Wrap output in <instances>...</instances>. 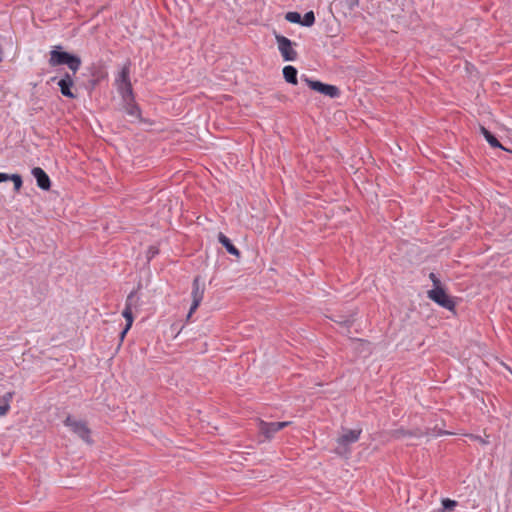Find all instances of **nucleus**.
Wrapping results in <instances>:
<instances>
[{"mask_svg":"<svg viewBox=\"0 0 512 512\" xmlns=\"http://www.w3.org/2000/svg\"><path fill=\"white\" fill-rule=\"evenodd\" d=\"M361 434V428H342L341 434L336 439L334 453L341 457H349L352 452V445L360 439Z\"/></svg>","mask_w":512,"mask_h":512,"instance_id":"f257e3e1","label":"nucleus"},{"mask_svg":"<svg viewBox=\"0 0 512 512\" xmlns=\"http://www.w3.org/2000/svg\"><path fill=\"white\" fill-rule=\"evenodd\" d=\"M61 47L58 46L50 51L49 64L52 67L59 65H67V67L75 75L81 67V59L77 55L60 51Z\"/></svg>","mask_w":512,"mask_h":512,"instance_id":"f03ea898","label":"nucleus"},{"mask_svg":"<svg viewBox=\"0 0 512 512\" xmlns=\"http://www.w3.org/2000/svg\"><path fill=\"white\" fill-rule=\"evenodd\" d=\"M64 425L70 429V431L82 439L87 444H92L91 430L87 423L83 420H76L71 415H68L64 420Z\"/></svg>","mask_w":512,"mask_h":512,"instance_id":"7ed1b4c3","label":"nucleus"},{"mask_svg":"<svg viewBox=\"0 0 512 512\" xmlns=\"http://www.w3.org/2000/svg\"><path fill=\"white\" fill-rule=\"evenodd\" d=\"M301 81L305 82L309 88L314 91H317L323 95L329 96L331 98H337L340 96V90L335 85L325 84L318 80H312L306 75H301Z\"/></svg>","mask_w":512,"mask_h":512,"instance_id":"20e7f679","label":"nucleus"},{"mask_svg":"<svg viewBox=\"0 0 512 512\" xmlns=\"http://www.w3.org/2000/svg\"><path fill=\"white\" fill-rule=\"evenodd\" d=\"M204 292H205V284L201 282L200 276H196L193 279V283H192V292H191L192 304H191L190 310L187 315L188 319L197 310L200 303L202 302L203 297H204Z\"/></svg>","mask_w":512,"mask_h":512,"instance_id":"39448f33","label":"nucleus"},{"mask_svg":"<svg viewBox=\"0 0 512 512\" xmlns=\"http://www.w3.org/2000/svg\"><path fill=\"white\" fill-rule=\"evenodd\" d=\"M116 84L121 97H130L133 93L131 81H130V69L129 65H125L116 77Z\"/></svg>","mask_w":512,"mask_h":512,"instance_id":"423d86ee","label":"nucleus"},{"mask_svg":"<svg viewBox=\"0 0 512 512\" xmlns=\"http://www.w3.org/2000/svg\"><path fill=\"white\" fill-rule=\"evenodd\" d=\"M428 298L449 311H452L455 308L454 300L445 292L443 288H433L429 290Z\"/></svg>","mask_w":512,"mask_h":512,"instance_id":"0eeeda50","label":"nucleus"},{"mask_svg":"<svg viewBox=\"0 0 512 512\" xmlns=\"http://www.w3.org/2000/svg\"><path fill=\"white\" fill-rule=\"evenodd\" d=\"M278 49L285 61H295L297 52L293 49V42L282 35H276Z\"/></svg>","mask_w":512,"mask_h":512,"instance_id":"6e6552de","label":"nucleus"},{"mask_svg":"<svg viewBox=\"0 0 512 512\" xmlns=\"http://www.w3.org/2000/svg\"><path fill=\"white\" fill-rule=\"evenodd\" d=\"M73 76V73L69 74L68 72H65L63 76L57 81V85L60 88L61 94L71 99L76 98V94L72 90L74 86Z\"/></svg>","mask_w":512,"mask_h":512,"instance_id":"1a4fd4ad","label":"nucleus"},{"mask_svg":"<svg viewBox=\"0 0 512 512\" xmlns=\"http://www.w3.org/2000/svg\"><path fill=\"white\" fill-rule=\"evenodd\" d=\"M290 424L288 421L283 422H265L261 421L259 425V429L261 433L268 439L272 438L275 433L280 431L281 429L287 427Z\"/></svg>","mask_w":512,"mask_h":512,"instance_id":"9d476101","label":"nucleus"},{"mask_svg":"<svg viewBox=\"0 0 512 512\" xmlns=\"http://www.w3.org/2000/svg\"><path fill=\"white\" fill-rule=\"evenodd\" d=\"M122 100L124 102V111L127 115L132 117L134 120H140L141 119V110L137 103L134 101V95L131 93V96L128 97H122Z\"/></svg>","mask_w":512,"mask_h":512,"instance_id":"9b49d317","label":"nucleus"},{"mask_svg":"<svg viewBox=\"0 0 512 512\" xmlns=\"http://www.w3.org/2000/svg\"><path fill=\"white\" fill-rule=\"evenodd\" d=\"M31 174L36 179L37 186L42 190H49L51 187V181L47 173L40 167L32 169Z\"/></svg>","mask_w":512,"mask_h":512,"instance_id":"f8f14e48","label":"nucleus"},{"mask_svg":"<svg viewBox=\"0 0 512 512\" xmlns=\"http://www.w3.org/2000/svg\"><path fill=\"white\" fill-rule=\"evenodd\" d=\"M218 241L225 247L227 252L236 257L240 256V251L236 248V246L232 243V241L223 233H219Z\"/></svg>","mask_w":512,"mask_h":512,"instance_id":"ddd939ff","label":"nucleus"},{"mask_svg":"<svg viewBox=\"0 0 512 512\" xmlns=\"http://www.w3.org/2000/svg\"><path fill=\"white\" fill-rule=\"evenodd\" d=\"M480 132L491 147L505 150L500 141L487 128L480 126Z\"/></svg>","mask_w":512,"mask_h":512,"instance_id":"4468645a","label":"nucleus"},{"mask_svg":"<svg viewBox=\"0 0 512 512\" xmlns=\"http://www.w3.org/2000/svg\"><path fill=\"white\" fill-rule=\"evenodd\" d=\"M297 69L292 65H287L283 68V77L286 82L296 85L297 84Z\"/></svg>","mask_w":512,"mask_h":512,"instance_id":"2eb2a0df","label":"nucleus"},{"mask_svg":"<svg viewBox=\"0 0 512 512\" xmlns=\"http://www.w3.org/2000/svg\"><path fill=\"white\" fill-rule=\"evenodd\" d=\"M11 393H6L0 398V416L5 415L10 409Z\"/></svg>","mask_w":512,"mask_h":512,"instance_id":"dca6fc26","label":"nucleus"},{"mask_svg":"<svg viewBox=\"0 0 512 512\" xmlns=\"http://www.w3.org/2000/svg\"><path fill=\"white\" fill-rule=\"evenodd\" d=\"M130 306L131 304H125V308L122 312V316L125 318L126 320V330H129L133 324V321H134V317H133V313H132V310H130Z\"/></svg>","mask_w":512,"mask_h":512,"instance_id":"f3484780","label":"nucleus"},{"mask_svg":"<svg viewBox=\"0 0 512 512\" xmlns=\"http://www.w3.org/2000/svg\"><path fill=\"white\" fill-rule=\"evenodd\" d=\"M315 23V15L313 11H308L304 14L301 19V25L304 27H310Z\"/></svg>","mask_w":512,"mask_h":512,"instance_id":"a211bd4d","label":"nucleus"},{"mask_svg":"<svg viewBox=\"0 0 512 512\" xmlns=\"http://www.w3.org/2000/svg\"><path fill=\"white\" fill-rule=\"evenodd\" d=\"M285 19L290 22V23H294V24H300L301 25V19H302V16L300 13L296 12V11H290V12H287L286 15H285Z\"/></svg>","mask_w":512,"mask_h":512,"instance_id":"6ab92c4d","label":"nucleus"},{"mask_svg":"<svg viewBox=\"0 0 512 512\" xmlns=\"http://www.w3.org/2000/svg\"><path fill=\"white\" fill-rule=\"evenodd\" d=\"M10 180L14 184V190L19 192L23 184L22 177L19 174H11Z\"/></svg>","mask_w":512,"mask_h":512,"instance_id":"aec40b11","label":"nucleus"},{"mask_svg":"<svg viewBox=\"0 0 512 512\" xmlns=\"http://www.w3.org/2000/svg\"><path fill=\"white\" fill-rule=\"evenodd\" d=\"M137 302V298H136V292L135 291H132L129 293V295L127 296V299H126V303L125 304H131L130 306V310H133V308H136L138 306V303Z\"/></svg>","mask_w":512,"mask_h":512,"instance_id":"412c9836","label":"nucleus"},{"mask_svg":"<svg viewBox=\"0 0 512 512\" xmlns=\"http://www.w3.org/2000/svg\"><path fill=\"white\" fill-rule=\"evenodd\" d=\"M457 502L449 498L443 499L442 505L445 510H452L456 506Z\"/></svg>","mask_w":512,"mask_h":512,"instance_id":"4be33fe9","label":"nucleus"},{"mask_svg":"<svg viewBox=\"0 0 512 512\" xmlns=\"http://www.w3.org/2000/svg\"><path fill=\"white\" fill-rule=\"evenodd\" d=\"M429 278L433 283L434 288H442L440 279L437 277V275L433 272L429 274Z\"/></svg>","mask_w":512,"mask_h":512,"instance_id":"5701e85b","label":"nucleus"},{"mask_svg":"<svg viewBox=\"0 0 512 512\" xmlns=\"http://www.w3.org/2000/svg\"><path fill=\"white\" fill-rule=\"evenodd\" d=\"M10 175L11 174L0 172V183L10 180Z\"/></svg>","mask_w":512,"mask_h":512,"instance_id":"b1692460","label":"nucleus"},{"mask_svg":"<svg viewBox=\"0 0 512 512\" xmlns=\"http://www.w3.org/2000/svg\"><path fill=\"white\" fill-rule=\"evenodd\" d=\"M157 253H158L157 249H155L154 247H150V249H149L150 258L153 257Z\"/></svg>","mask_w":512,"mask_h":512,"instance_id":"393cba45","label":"nucleus"},{"mask_svg":"<svg viewBox=\"0 0 512 512\" xmlns=\"http://www.w3.org/2000/svg\"><path fill=\"white\" fill-rule=\"evenodd\" d=\"M129 330H126V326L124 327V329L122 330L121 334H120V339L123 340L126 333L128 332Z\"/></svg>","mask_w":512,"mask_h":512,"instance_id":"a878e982","label":"nucleus"},{"mask_svg":"<svg viewBox=\"0 0 512 512\" xmlns=\"http://www.w3.org/2000/svg\"><path fill=\"white\" fill-rule=\"evenodd\" d=\"M350 2V7H354L358 5V0H348Z\"/></svg>","mask_w":512,"mask_h":512,"instance_id":"bb28decb","label":"nucleus"},{"mask_svg":"<svg viewBox=\"0 0 512 512\" xmlns=\"http://www.w3.org/2000/svg\"><path fill=\"white\" fill-rule=\"evenodd\" d=\"M56 80H57V77H52V78H51V81H52V82H55Z\"/></svg>","mask_w":512,"mask_h":512,"instance_id":"cd10ccee","label":"nucleus"}]
</instances>
